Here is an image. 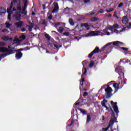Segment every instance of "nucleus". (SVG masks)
I'll return each instance as SVG.
<instances>
[{
	"label": "nucleus",
	"mask_w": 131,
	"mask_h": 131,
	"mask_svg": "<svg viewBox=\"0 0 131 131\" xmlns=\"http://www.w3.org/2000/svg\"><path fill=\"white\" fill-rule=\"evenodd\" d=\"M121 71V67H118L116 69V72H120Z\"/></svg>",
	"instance_id": "21"
},
{
	"label": "nucleus",
	"mask_w": 131,
	"mask_h": 131,
	"mask_svg": "<svg viewBox=\"0 0 131 131\" xmlns=\"http://www.w3.org/2000/svg\"><path fill=\"white\" fill-rule=\"evenodd\" d=\"M114 88H115V89H118V84H117V83H115L113 85Z\"/></svg>",
	"instance_id": "32"
},
{
	"label": "nucleus",
	"mask_w": 131,
	"mask_h": 131,
	"mask_svg": "<svg viewBox=\"0 0 131 131\" xmlns=\"http://www.w3.org/2000/svg\"><path fill=\"white\" fill-rule=\"evenodd\" d=\"M7 31H8V30L6 29H5L2 30V32H7Z\"/></svg>",
	"instance_id": "46"
},
{
	"label": "nucleus",
	"mask_w": 131,
	"mask_h": 131,
	"mask_svg": "<svg viewBox=\"0 0 131 131\" xmlns=\"http://www.w3.org/2000/svg\"><path fill=\"white\" fill-rule=\"evenodd\" d=\"M94 55V53H93V52L90 53L89 55V58H92V57H93V55Z\"/></svg>",
	"instance_id": "36"
},
{
	"label": "nucleus",
	"mask_w": 131,
	"mask_h": 131,
	"mask_svg": "<svg viewBox=\"0 0 131 131\" xmlns=\"http://www.w3.org/2000/svg\"><path fill=\"white\" fill-rule=\"evenodd\" d=\"M58 32H60V33H62L63 31H64V28L63 27H59L58 30Z\"/></svg>",
	"instance_id": "20"
},
{
	"label": "nucleus",
	"mask_w": 131,
	"mask_h": 131,
	"mask_svg": "<svg viewBox=\"0 0 131 131\" xmlns=\"http://www.w3.org/2000/svg\"><path fill=\"white\" fill-rule=\"evenodd\" d=\"M63 35H65L66 36H69V35H70V33H69V32H66L63 33Z\"/></svg>",
	"instance_id": "29"
},
{
	"label": "nucleus",
	"mask_w": 131,
	"mask_h": 131,
	"mask_svg": "<svg viewBox=\"0 0 131 131\" xmlns=\"http://www.w3.org/2000/svg\"><path fill=\"white\" fill-rule=\"evenodd\" d=\"M32 15H35V13H34V12H33L32 13Z\"/></svg>",
	"instance_id": "51"
},
{
	"label": "nucleus",
	"mask_w": 131,
	"mask_h": 131,
	"mask_svg": "<svg viewBox=\"0 0 131 131\" xmlns=\"http://www.w3.org/2000/svg\"><path fill=\"white\" fill-rule=\"evenodd\" d=\"M60 25H61V23H56L55 24V27L57 28V27H58V26H60Z\"/></svg>",
	"instance_id": "30"
},
{
	"label": "nucleus",
	"mask_w": 131,
	"mask_h": 131,
	"mask_svg": "<svg viewBox=\"0 0 131 131\" xmlns=\"http://www.w3.org/2000/svg\"><path fill=\"white\" fill-rule=\"evenodd\" d=\"M6 43L3 42H0V47H4V46H5Z\"/></svg>",
	"instance_id": "34"
},
{
	"label": "nucleus",
	"mask_w": 131,
	"mask_h": 131,
	"mask_svg": "<svg viewBox=\"0 0 131 131\" xmlns=\"http://www.w3.org/2000/svg\"><path fill=\"white\" fill-rule=\"evenodd\" d=\"M122 42L119 41H116L113 42V46H116L117 47H118L119 46H121L122 45Z\"/></svg>",
	"instance_id": "15"
},
{
	"label": "nucleus",
	"mask_w": 131,
	"mask_h": 131,
	"mask_svg": "<svg viewBox=\"0 0 131 131\" xmlns=\"http://www.w3.org/2000/svg\"><path fill=\"white\" fill-rule=\"evenodd\" d=\"M78 21H80V19H78Z\"/></svg>",
	"instance_id": "59"
},
{
	"label": "nucleus",
	"mask_w": 131,
	"mask_h": 131,
	"mask_svg": "<svg viewBox=\"0 0 131 131\" xmlns=\"http://www.w3.org/2000/svg\"><path fill=\"white\" fill-rule=\"evenodd\" d=\"M111 104L112 105L113 109H114L115 112H116V113H118L119 111H118V107H117V103L115 102L114 103V102H113V101H112L111 102Z\"/></svg>",
	"instance_id": "9"
},
{
	"label": "nucleus",
	"mask_w": 131,
	"mask_h": 131,
	"mask_svg": "<svg viewBox=\"0 0 131 131\" xmlns=\"http://www.w3.org/2000/svg\"><path fill=\"white\" fill-rule=\"evenodd\" d=\"M86 3H89V2H90V0H87L85 1Z\"/></svg>",
	"instance_id": "53"
},
{
	"label": "nucleus",
	"mask_w": 131,
	"mask_h": 131,
	"mask_svg": "<svg viewBox=\"0 0 131 131\" xmlns=\"http://www.w3.org/2000/svg\"><path fill=\"white\" fill-rule=\"evenodd\" d=\"M77 29H79V25H77V26H76L75 30H77Z\"/></svg>",
	"instance_id": "40"
},
{
	"label": "nucleus",
	"mask_w": 131,
	"mask_h": 131,
	"mask_svg": "<svg viewBox=\"0 0 131 131\" xmlns=\"http://www.w3.org/2000/svg\"><path fill=\"white\" fill-rule=\"evenodd\" d=\"M84 72L83 73L82 75L81 76L82 80L80 82V89H81V86L83 85V81H84V78H83V75H86V68H84Z\"/></svg>",
	"instance_id": "10"
},
{
	"label": "nucleus",
	"mask_w": 131,
	"mask_h": 131,
	"mask_svg": "<svg viewBox=\"0 0 131 131\" xmlns=\"http://www.w3.org/2000/svg\"><path fill=\"white\" fill-rule=\"evenodd\" d=\"M42 8H43V10H46V4L42 5Z\"/></svg>",
	"instance_id": "44"
},
{
	"label": "nucleus",
	"mask_w": 131,
	"mask_h": 131,
	"mask_svg": "<svg viewBox=\"0 0 131 131\" xmlns=\"http://www.w3.org/2000/svg\"><path fill=\"white\" fill-rule=\"evenodd\" d=\"M53 18V15H50L48 17V19H49V20H51V19Z\"/></svg>",
	"instance_id": "43"
},
{
	"label": "nucleus",
	"mask_w": 131,
	"mask_h": 131,
	"mask_svg": "<svg viewBox=\"0 0 131 131\" xmlns=\"http://www.w3.org/2000/svg\"><path fill=\"white\" fill-rule=\"evenodd\" d=\"M92 27H94V26H92Z\"/></svg>",
	"instance_id": "62"
},
{
	"label": "nucleus",
	"mask_w": 131,
	"mask_h": 131,
	"mask_svg": "<svg viewBox=\"0 0 131 131\" xmlns=\"http://www.w3.org/2000/svg\"><path fill=\"white\" fill-rule=\"evenodd\" d=\"M97 18H95V17H93V18H92L91 19V21H97Z\"/></svg>",
	"instance_id": "38"
},
{
	"label": "nucleus",
	"mask_w": 131,
	"mask_h": 131,
	"mask_svg": "<svg viewBox=\"0 0 131 131\" xmlns=\"http://www.w3.org/2000/svg\"><path fill=\"white\" fill-rule=\"evenodd\" d=\"M23 50H22V49H19V51H23Z\"/></svg>",
	"instance_id": "57"
},
{
	"label": "nucleus",
	"mask_w": 131,
	"mask_h": 131,
	"mask_svg": "<svg viewBox=\"0 0 131 131\" xmlns=\"http://www.w3.org/2000/svg\"><path fill=\"white\" fill-rule=\"evenodd\" d=\"M15 26L17 27L18 28H20V27H22V25H23V21H19L17 23H16L15 24Z\"/></svg>",
	"instance_id": "14"
},
{
	"label": "nucleus",
	"mask_w": 131,
	"mask_h": 131,
	"mask_svg": "<svg viewBox=\"0 0 131 131\" xmlns=\"http://www.w3.org/2000/svg\"><path fill=\"white\" fill-rule=\"evenodd\" d=\"M83 96H84V97H85V96H88V93L84 92V94H83Z\"/></svg>",
	"instance_id": "49"
},
{
	"label": "nucleus",
	"mask_w": 131,
	"mask_h": 131,
	"mask_svg": "<svg viewBox=\"0 0 131 131\" xmlns=\"http://www.w3.org/2000/svg\"><path fill=\"white\" fill-rule=\"evenodd\" d=\"M69 22L71 24V25H74V21H73V20H72V19H69Z\"/></svg>",
	"instance_id": "24"
},
{
	"label": "nucleus",
	"mask_w": 131,
	"mask_h": 131,
	"mask_svg": "<svg viewBox=\"0 0 131 131\" xmlns=\"http://www.w3.org/2000/svg\"><path fill=\"white\" fill-rule=\"evenodd\" d=\"M116 120H117L116 117H115L114 116H113L111 120L110 121L108 127L102 128V130L107 131V130L108 129L109 127H112V126H113V124H114V122H115Z\"/></svg>",
	"instance_id": "4"
},
{
	"label": "nucleus",
	"mask_w": 131,
	"mask_h": 131,
	"mask_svg": "<svg viewBox=\"0 0 131 131\" xmlns=\"http://www.w3.org/2000/svg\"><path fill=\"white\" fill-rule=\"evenodd\" d=\"M42 24H46V22H43Z\"/></svg>",
	"instance_id": "56"
},
{
	"label": "nucleus",
	"mask_w": 131,
	"mask_h": 131,
	"mask_svg": "<svg viewBox=\"0 0 131 131\" xmlns=\"http://www.w3.org/2000/svg\"><path fill=\"white\" fill-rule=\"evenodd\" d=\"M54 46L55 48H56V49H58V48H59V46H58L57 45L54 44Z\"/></svg>",
	"instance_id": "45"
},
{
	"label": "nucleus",
	"mask_w": 131,
	"mask_h": 131,
	"mask_svg": "<svg viewBox=\"0 0 131 131\" xmlns=\"http://www.w3.org/2000/svg\"><path fill=\"white\" fill-rule=\"evenodd\" d=\"M30 24V26H29V31H31V30H32V28L33 27V24H32V23L30 22L29 23Z\"/></svg>",
	"instance_id": "18"
},
{
	"label": "nucleus",
	"mask_w": 131,
	"mask_h": 131,
	"mask_svg": "<svg viewBox=\"0 0 131 131\" xmlns=\"http://www.w3.org/2000/svg\"><path fill=\"white\" fill-rule=\"evenodd\" d=\"M111 43H112L110 42V43L106 44L103 48H106V47H108V46H110L111 45Z\"/></svg>",
	"instance_id": "41"
},
{
	"label": "nucleus",
	"mask_w": 131,
	"mask_h": 131,
	"mask_svg": "<svg viewBox=\"0 0 131 131\" xmlns=\"http://www.w3.org/2000/svg\"><path fill=\"white\" fill-rule=\"evenodd\" d=\"M54 10H52V13H56L58 10H59V6H58V3H54Z\"/></svg>",
	"instance_id": "11"
},
{
	"label": "nucleus",
	"mask_w": 131,
	"mask_h": 131,
	"mask_svg": "<svg viewBox=\"0 0 131 131\" xmlns=\"http://www.w3.org/2000/svg\"><path fill=\"white\" fill-rule=\"evenodd\" d=\"M46 53H49V51H47Z\"/></svg>",
	"instance_id": "60"
},
{
	"label": "nucleus",
	"mask_w": 131,
	"mask_h": 131,
	"mask_svg": "<svg viewBox=\"0 0 131 131\" xmlns=\"http://www.w3.org/2000/svg\"><path fill=\"white\" fill-rule=\"evenodd\" d=\"M20 0H12L10 7L7 9L8 20H11V14H13V18L17 21L21 20V14H20V12L21 14L27 15L25 10H26V7H27L28 0H23L24 4L23 10L21 8L22 6H21V5L20 4Z\"/></svg>",
	"instance_id": "1"
},
{
	"label": "nucleus",
	"mask_w": 131,
	"mask_h": 131,
	"mask_svg": "<svg viewBox=\"0 0 131 131\" xmlns=\"http://www.w3.org/2000/svg\"><path fill=\"white\" fill-rule=\"evenodd\" d=\"M99 33H100V31H92L86 35V36H97V35H99Z\"/></svg>",
	"instance_id": "7"
},
{
	"label": "nucleus",
	"mask_w": 131,
	"mask_h": 131,
	"mask_svg": "<svg viewBox=\"0 0 131 131\" xmlns=\"http://www.w3.org/2000/svg\"><path fill=\"white\" fill-rule=\"evenodd\" d=\"M23 54H22V52H18L17 53H16V58L17 59H20L21 57H22L23 56Z\"/></svg>",
	"instance_id": "16"
},
{
	"label": "nucleus",
	"mask_w": 131,
	"mask_h": 131,
	"mask_svg": "<svg viewBox=\"0 0 131 131\" xmlns=\"http://www.w3.org/2000/svg\"><path fill=\"white\" fill-rule=\"evenodd\" d=\"M5 24L6 25L7 28H10V27H11V26L12 25V24L9 23V22L8 21H7Z\"/></svg>",
	"instance_id": "23"
},
{
	"label": "nucleus",
	"mask_w": 131,
	"mask_h": 131,
	"mask_svg": "<svg viewBox=\"0 0 131 131\" xmlns=\"http://www.w3.org/2000/svg\"><path fill=\"white\" fill-rule=\"evenodd\" d=\"M2 39H3V40H9V37H8L7 36H4L2 37Z\"/></svg>",
	"instance_id": "28"
},
{
	"label": "nucleus",
	"mask_w": 131,
	"mask_h": 131,
	"mask_svg": "<svg viewBox=\"0 0 131 131\" xmlns=\"http://www.w3.org/2000/svg\"><path fill=\"white\" fill-rule=\"evenodd\" d=\"M114 17H116V18H117V19H118L119 17H118V16H117V13H116V12H115L114 13Z\"/></svg>",
	"instance_id": "33"
},
{
	"label": "nucleus",
	"mask_w": 131,
	"mask_h": 131,
	"mask_svg": "<svg viewBox=\"0 0 131 131\" xmlns=\"http://www.w3.org/2000/svg\"><path fill=\"white\" fill-rule=\"evenodd\" d=\"M123 24H127L128 22V19H127V16H124L122 17V21Z\"/></svg>",
	"instance_id": "12"
},
{
	"label": "nucleus",
	"mask_w": 131,
	"mask_h": 131,
	"mask_svg": "<svg viewBox=\"0 0 131 131\" xmlns=\"http://www.w3.org/2000/svg\"><path fill=\"white\" fill-rule=\"evenodd\" d=\"M104 12V11L103 10V9H100L99 11V13H103Z\"/></svg>",
	"instance_id": "48"
},
{
	"label": "nucleus",
	"mask_w": 131,
	"mask_h": 131,
	"mask_svg": "<svg viewBox=\"0 0 131 131\" xmlns=\"http://www.w3.org/2000/svg\"><path fill=\"white\" fill-rule=\"evenodd\" d=\"M92 119V118L91 117L90 115H87V119H86V123H89L91 121V120Z\"/></svg>",
	"instance_id": "17"
},
{
	"label": "nucleus",
	"mask_w": 131,
	"mask_h": 131,
	"mask_svg": "<svg viewBox=\"0 0 131 131\" xmlns=\"http://www.w3.org/2000/svg\"><path fill=\"white\" fill-rule=\"evenodd\" d=\"M72 124V123H71V124H69V125H68V126H71V125Z\"/></svg>",
	"instance_id": "55"
},
{
	"label": "nucleus",
	"mask_w": 131,
	"mask_h": 131,
	"mask_svg": "<svg viewBox=\"0 0 131 131\" xmlns=\"http://www.w3.org/2000/svg\"><path fill=\"white\" fill-rule=\"evenodd\" d=\"M119 28H120L119 25L117 24H115L113 25V26L109 27L107 29L104 30L102 32V34L104 35L106 34H107V35H110V32H109L108 30H110L111 33H113L114 29H119Z\"/></svg>",
	"instance_id": "3"
},
{
	"label": "nucleus",
	"mask_w": 131,
	"mask_h": 131,
	"mask_svg": "<svg viewBox=\"0 0 131 131\" xmlns=\"http://www.w3.org/2000/svg\"><path fill=\"white\" fill-rule=\"evenodd\" d=\"M87 30H89V28H87Z\"/></svg>",
	"instance_id": "63"
},
{
	"label": "nucleus",
	"mask_w": 131,
	"mask_h": 131,
	"mask_svg": "<svg viewBox=\"0 0 131 131\" xmlns=\"http://www.w3.org/2000/svg\"><path fill=\"white\" fill-rule=\"evenodd\" d=\"M60 25H61V26H65V23H60Z\"/></svg>",
	"instance_id": "47"
},
{
	"label": "nucleus",
	"mask_w": 131,
	"mask_h": 131,
	"mask_svg": "<svg viewBox=\"0 0 131 131\" xmlns=\"http://www.w3.org/2000/svg\"><path fill=\"white\" fill-rule=\"evenodd\" d=\"M77 105H79V103H77L75 104L76 106H77Z\"/></svg>",
	"instance_id": "52"
},
{
	"label": "nucleus",
	"mask_w": 131,
	"mask_h": 131,
	"mask_svg": "<svg viewBox=\"0 0 131 131\" xmlns=\"http://www.w3.org/2000/svg\"><path fill=\"white\" fill-rule=\"evenodd\" d=\"M114 10V8H110L109 10L106 11L107 13H110V12H112V11Z\"/></svg>",
	"instance_id": "31"
},
{
	"label": "nucleus",
	"mask_w": 131,
	"mask_h": 131,
	"mask_svg": "<svg viewBox=\"0 0 131 131\" xmlns=\"http://www.w3.org/2000/svg\"><path fill=\"white\" fill-rule=\"evenodd\" d=\"M80 112L82 113V114H88V112L86 111L82 110V109H80Z\"/></svg>",
	"instance_id": "26"
},
{
	"label": "nucleus",
	"mask_w": 131,
	"mask_h": 131,
	"mask_svg": "<svg viewBox=\"0 0 131 131\" xmlns=\"http://www.w3.org/2000/svg\"><path fill=\"white\" fill-rule=\"evenodd\" d=\"M94 65H95V62H94L93 61H91L90 62L89 67H90V68H92V67H93L94 66Z\"/></svg>",
	"instance_id": "25"
},
{
	"label": "nucleus",
	"mask_w": 131,
	"mask_h": 131,
	"mask_svg": "<svg viewBox=\"0 0 131 131\" xmlns=\"http://www.w3.org/2000/svg\"><path fill=\"white\" fill-rule=\"evenodd\" d=\"M89 27V24L88 23H85V24H81V27Z\"/></svg>",
	"instance_id": "22"
},
{
	"label": "nucleus",
	"mask_w": 131,
	"mask_h": 131,
	"mask_svg": "<svg viewBox=\"0 0 131 131\" xmlns=\"http://www.w3.org/2000/svg\"><path fill=\"white\" fill-rule=\"evenodd\" d=\"M93 53L94 54H96V53H99V48H98V47L95 48V49L93 50Z\"/></svg>",
	"instance_id": "19"
},
{
	"label": "nucleus",
	"mask_w": 131,
	"mask_h": 131,
	"mask_svg": "<svg viewBox=\"0 0 131 131\" xmlns=\"http://www.w3.org/2000/svg\"><path fill=\"white\" fill-rule=\"evenodd\" d=\"M105 92L106 98H109V97H111L112 94V88L111 87H107L105 89Z\"/></svg>",
	"instance_id": "6"
},
{
	"label": "nucleus",
	"mask_w": 131,
	"mask_h": 131,
	"mask_svg": "<svg viewBox=\"0 0 131 131\" xmlns=\"http://www.w3.org/2000/svg\"><path fill=\"white\" fill-rule=\"evenodd\" d=\"M9 49L4 47H0V53H7L6 54H3L0 56V61L1 58H5L7 55L14 54L15 52H16V51L15 50H12V49H13V48L12 47V45L9 46Z\"/></svg>",
	"instance_id": "2"
},
{
	"label": "nucleus",
	"mask_w": 131,
	"mask_h": 131,
	"mask_svg": "<svg viewBox=\"0 0 131 131\" xmlns=\"http://www.w3.org/2000/svg\"><path fill=\"white\" fill-rule=\"evenodd\" d=\"M125 28H124L122 29L121 30H120V31L116 29H114L113 30V31L117 34H118L120 33V32H122V31H124V30H125Z\"/></svg>",
	"instance_id": "13"
},
{
	"label": "nucleus",
	"mask_w": 131,
	"mask_h": 131,
	"mask_svg": "<svg viewBox=\"0 0 131 131\" xmlns=\"http://www.w3.org/2000/svg\"><path fill=\"white\" fill-rule=\"evenodd\" d=\"M111 16H112L111 14H108V17H111Z\"/></svg>",
	"instance_id": "54"
},
{
	"label": "nucleus",
	"mask_w": 131,
	"mask_h": 131,
	"mask_svg": "<svg viewBox=\"0 0 131 131\" xmlns=\"http://www.w3.org/2000/svg\"><path fill=\"white\" fill-rule=\"evenodd\" d=\"M102 105L106 108V110H109V109H111V110L113 112V110L110 107V105H109V103H108V102L106 100H104L101 102Z\"/></svg>",
	"instance_id": "5"
},
{
	"label": "nucleus",
	"mask_w": 131,
	"mask_h": 131,
	"mask_svg": "<svg viewBox=\"0 0 131 131\" xmlns=\"http://www.w3.org/2000/svg\"><path fill=\"white\" fill-rule=\"evenodd\" d=\"M91 15H94V13H92V14H91Z\"/></svg>",
	"instance_id": "58"
},
{
	"label": "nucleus",
	"mask_w": 131,
	"mask_h": 131,
	"mask_svg": "<svg viewBox=\"0 0 131 131\" xmlns=\"http://www.w3.org/2000/svg\"><path fill=\"white\" fill-rule=\"evenodd\" d=\"M88 63V62L86 61H84L82 62V64L83 65V67H84V66L85 65V64H86Z\"/></svg>",
	"instance_id": "37"
},
{
	"label": "nucleus",
	"mask_w": 131,
	"mask_h": 131,
	"mask_svg": "<svg viewBox=\"0 0 131 131\" xmlns=\"http://www.w3.org/2000/svg\"><path fill=\"white\" fill-rule=\"evenodd\" d=\"M26 30V29H25V28H23L21 29V32H24V31H25Z\"/></svg>",
	"instance_id": "42"
},
{
	"label": "nucleus",
	"mask_w": 131,
	"mask_h": 131,
	"mask_svg": "<svg viewBox=\"0 0 131 131\" xmlns=\"http://www.w3.org/2000/svg\"><path fill=\"white\" fill-rule=\"evenodd\" d=\"M122 6H123V3H121L119 4L118 5V8H121V7H122Z\"/></svg>",
	"instance_id": "35"
},
{
	"label": "nucleus",
	"mask_w": 131,
	"mask_h": 131,
	"mask_svg": "<svg viewBox=\"0 0 131 131\" xmlns=\"http://www.w3.org/2000/svg\"><path fill=\"white\" fill-rule=\"evenodd\" d=\"M102 119L103 120H105V117L104 116H102Z\"/></svg>",
	"instance_id": "50"
},
{
	"label": "nucleus",
	"mask_w": 131,
	"mask_h": 131,
	"mask_svg": "<svg viewBox=\"0 0 131 131\" xmlns=\"http://www.w3.org/2000/svg\"><path fill=\"white\" fill-rule=\"evenodd\" d=\"M122 49L123 50V51H128V49L127 48H124V47H122Z\"/></svg>",
	"instance_id": "39"
},
{
	"label": "nucleus",
	"mask_w": 131,
	"mask_h": 131,
	"mask_svg": "<svg viewBox=\"0 0 131 131\" xmlns=\"http://www.w3.org/2000/svg\"><path fill=\"white\" fill-rule=\"evenodd\" d=\"M45 37H46V38H47V39H48V40H50L51 39V36H50V35L48 34H45Z\"/></svg>",
	"instance_id": "27"
},
{
	"label": "nucleus",
	"mask_w": 131,
	"mask_h": 131,
	"mask_svg": "<svg viewBox=\"0 0 131 131\" xmlns=\"http://www.w3.org/2000/svg\"><path fill=\"white\" fill-rule=\"evenodd\" d=\"M25 38H26V36H25L24 35H23L19 37V39H18L17 37H15L13 41H14V42H20V41H22V40L25 39Z\"/></svg>",
	"instance_id": "8"
},
{
	"label": "nucleus",
	"mask_w": 131,
	"mask_h": 131,
	"mask_svg": "<svg viewBox=\"0 0 131 131\" xmlns=\"http://www.w3.org/2000/svg\"><path fill=\"white\" fill-rule=\"evenodd\" d=\"M122 75H123V73H122Z\"/></svg>",
	"instance_id": "61"
}]
</instances>
